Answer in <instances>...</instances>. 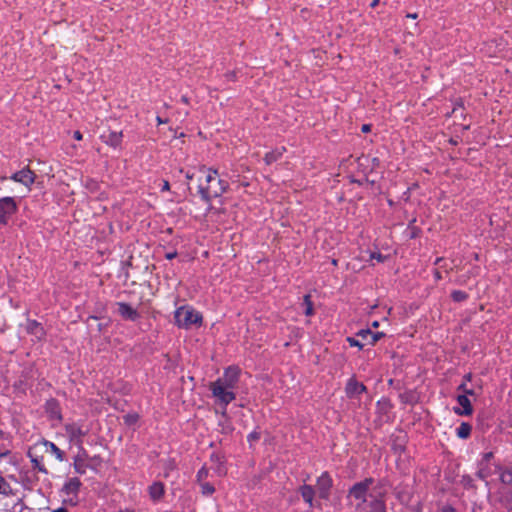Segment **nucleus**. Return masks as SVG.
Returning a JSON list of instances; mask_svg holds the SVG:
<instances>
[{
    "label": "nucleus",
    "instance_id": "obj_21",
    "mask_svg": "<svg viewBox=\"0 0 512 512\" xmlns=\"http://www.w3.org/2000/svg\"><path fill=\"white\" fill-rule=\"evenodd\" d=\"M384 497L385 495H380L379 497L370 500L368 505L370 512H386Z\"/></svg>",
    "mask_w": 512,
    "mask_h": 512
},
{
    "label": "nucleus",
    "instance_id": "obj_4",
    "mask_svg": "<svg viewBox=\"0 0 512 512\" xmlns=\"http://www.w3.org/2000/svg\"><path fill=\"white\" fill-rule=\"evenodd\" d=\"M500 471V466L494 461L492 452H486L478 462L477 477L489 485L488 478Z\"/></svg>",
    "mask_w": 512,
    "mask_h": 512
},
{
    "label": "nucleus",
    "instance_id": "obj_40",
    "mask_svg": "<svg viewBox=\"0 0 512 512\" xmlns=\"http://www.w3.org/2000/svg\"><path fill=\"white\" fill-rule=\"evenodd\" d=\"M474 394H475V393H474V390H473V389L467 388V389L464 391V393H463L462 395H466V396L468 397L469 395H471V396H472V395H474Z\"/></svg>",
    "mask_w": 512,
    "mask_h": 512
},
{
    "label": "nucleus",
    "instance_id": "obj_38",
    "mask_svg": "<svg viewBox=\"0 0 512 512\" xmlns=\"http://www.w3.org/2000/svg\"><path fill=\"white\" fill-rule=\"evenodd\" d=\"M362 132L367 133L371 130V126L369 124L362 125Z\"/></svg>",
    "mask_w": 512,
    "mask_h": 512
},
{
    "label": "nucleus",
    "instance_id": "obj_17",
    "mask_svg": "<svg viewBox=\"0 0 512 512\" xmlns=\"http://www.w3.org/2000/svg\"><path fill=\"white\" fill-rule=\"evenodd\" d=\"M457 402L462 407V410L457 409L456 413L459 415H470L473 412L471 402L466 395H459L457 397Z\"/></svg>",
    "mask_w": 512,
    "mask_h": 512
},
{
    "label": "nucleus",
    "instance_id": "obj_39",
    "mask_svg": "<svg viewBox=\"0 0 512 512\" xmlns=\"http://www.w3.org/2000/svg\"><path fill=\"white\" fill-rule=\"evenodd\" d=\"M170 189V185L168 181H163L162 191H168Z\"/></svg>",
    "mask_w": 512,
    "mask_h": 512
},
{
    "label": "nucleus",
    "instance_id": "obj_11",
    "mask_svg": "<svg viewBox=\"0 0 512 512\" xmlns=\"http://www.w3.org/2000/svg\"><path fill=\"white\" fill-rule=\"evenodd\" d=\"M345 391L349 398H355L365 392L366 387L362 383L358 382L355 378H351L346 385Z\"/></svg>",
    "mask_w": 512,
    "mask_h": 512
},
{
    "label": "nucleus",
    "instance_id": "obj_19",
    "mask_svg": "<svg viewBox=\"0 0 512 512\" xmlns=\"http://www.w3.org/2000/svg\"><path fill=\"white\" fill-rule=\"evenodd\" d=\"M86 456L87 455H86L85 450L83 448H81L80 452L74 459V469L79 474H84L86 472V467H87V465L85 463Z\"/></svg>",
    "mask_w": 512,
    "mask_h": 512
},
{
    "label": "nucleus",
    "instance_id": "obj_12",
    "mask_svg": "<svg viewBox=\"0 0 512 512\" xmlns=\"http://www.w3.org/2000/svg\"><path fill=\"white\" fill-rule=\"evenodd\" d=\"M117 305H118V313L123 319L135 321L139 318V313L137 312V310H135L129 304L120 302Z\"/></svg>",
    "mask_w": 512,
    "mask_h": 512
},
{
    "label": "nucleus",
    "instance_id": "obj_48",
    "mask_svg": "<svg viewBox=\"0 0 512 512\" xmlns=\"http://www.w3.org/2000/svg\"><path fill=\"white\" fill-rule=\"evenodd\" d=\"M156 120H157V123H158V124H163V123H165V121H164L161 117H159V116L156 118Z\"/></svg>",
    "mask_w": 512,
    "mask_h": 512
},
{
    "label": "nucleus",
    "instance_id": "obj_29",
    "mask_svg": "<svg viewBox=\"0 0 512 512\" xmlns=\"http://www.w3.org/2000/svg\"><path fill=\"white\" fill-rule=\"evenodd\" d=\"M211 460L217 462L216 467L213 468L214 473L219 477L225 475L226 470L221 466V458L218 455H212Z\"/></svg>",
    "mask_w": 512,
    "mask_h": 512
},
{
    "label": "nucleus",
    "instance_id": "obj_15",
    "mask_svg": "<svg viewBox=\"0 0 512 512\" xmlns=\"http://www.w3.org/2000/svg\"><path fill=\"white\" fill-rule=\"evenodd\" d=\"M101 138L107 145L117 148L120 146L122 142V133L110 131L108 134H103Z\"/></svg>",
    "mask_w": 512,
    "mask_h": 512
},
{
    "label": "nucleus",
    "instance_id": "obj_56",
    "mask_svg": "<svg viewBox=\"0 0 512 512\" xmlns=\"http://www.w3.org/2000/svg\"><path fill=\"white\" fill-rule=\"evenodd\" d=\"M0 179H1V180H4V179H6V178H5V177L0 176Z\"/></svg>",
    "mask_w": 512,
    "mask_h": 512
},
{
    "label": "nucleus",
    "instance_id": "obj_33",
    "mask_svg": "<svg viewBox=\"0 0 512 512\" xmlns=\"http://www.w3.org/2000/svg\"><path fill=\"white\" fill-rule=\"evenodd\" d=\"M29 456L31 457V461L34 464L33 467L35 469L39 470L40 472L47 473L46 468L44 467L40 460H38L37 458H33L31 453H29Z\"/></svg>",
    "mask_w": 512,
    "mask_h": 512
},
{
    "label": "nucleus",
    "instance_id": "obj_23",
    "mask_svg": "<svg viewBox=\"0 0 512 512\" xmlns=\"http://www.w3.org/2000/svg\"><path fill=\"white\" fill-rule=\"evenodd\" d=\"M46 452L53 454L59 461L64 460V453L53 442L44 441Z\"/></svg>",
    "mask_w": 512,
    "mask_h": 512
},
{
    "label": "nucleus",
    "instance_id": "obj_1",
    "mask_svg": "<svg viewBox=\"0 0 512 512\" xmlns=\"http://www.w3.org/2000/svg\"><path fill=\"white\" fill-rule=\"evenodd\" d=\"M385 494L386 490L381 482H377L373 478H366L355 483L349 489L348 496L358 501L356 509L363 510L366 504L369 505L370 500Z\"/></svg>",
    "mask_w": 512,
    "mask_h": 512
},
{
    "label": "nucleus",
    "instance_id": "obj_16",
    "mask_svg": "<svg viewBox=\"0 0 512 512\" xmlns=\"http://www.w3.org/2000/svg\"><path fill=\"white\" fill-rule=\"evenodd\" d=\"M299 491H300V494H301L303 500L309 505V507L312 508V507L316 506L315 502H314L315 491L312 486L302 485L300 487Z\"/></svg>",
    "mask_w": 512,
    "mask_h": 512
},
{
    "label": "nucleus",
    "instance_id": "obj_27",
    "mask_svg": "<svg viewBox=\"0 0 512 512\" xmlns=\"http://www.w3.org/2000/svg\"><path fill=\"white\" fill-rule=\"evenodd\" d=\"M369 339H363L356 336L355 337H348L347 342L350 344V346L358 347L359 349H362L365 344H368Z\"/></svg>",
    "mask_w": 512,
    "mask_h": 512
},
{
    "label": "nucleus",
    "instance_id": "obj_8",
    "mask_svg": "<svg viewBox=\"0 0 512 512\" xmlns=\"http://www.w3.org/2000/svg\"><path fill=\"white\" fill-rule=\"evenodd\" d=\"M316 487L320 498L325 500L329 499L332 479L328 473L325 472L318 477Z\"/></svg>",
    "mask_w": 512,
    "mask_h": 512
},
{
    "label": "nucleus",
    "instance_id": "obj_55",
    "mask_svg": "<svg viewBox=\"0 0 512 512\" xmlns=\"http://www.w3.org/2000/svg\"><path fill=\"white\" fill-rule=\"evenodd\" d=\"M69 502H70L71 504H73V505H75V504H76V502H75V501H73V499H72V498H71V499H69Z\"/></svg>",
    "mask_w": 512,
    "mask_h": 512
},
{
    "label": "nucleus",
    "instance_id": "obj_45",
    "mask_svg": "<svg viewBox=\"0 0 512 512\" xmlns=\"http://www.w3.org/2000/svg\"><path fill=\"white\" fill-rule=\"evenodd\" d=\"M52 512H69V511L64 507H60V508L54 509Z\"/></svg>",
    "mask_w": 512,
    "mask_h": 512
},
{
    "label": "nucleus",
    "instance_id": "obj_46",
    "mask_svg": "<svg viewBox=\"0 0 512 512\" xmlns=\"http://www.w3.org/2000/svg\"><path fill=\"white\" fill-rule=\"evenodd\" d=\"M471 378H472V375H471L470 373H468V374H466V375L464 376V378H463V379H464V381H463V382L471 381Z\"/></svg>",
    "mask_w": 512,
    "mask_h": 512
},
{
    "label": "nucleus",
    "instance_id": "obj_44",
    "mask_svg": "<svg viewBox=\"0 0 512 512\" xmlns=\"http://www.w3.org/2000/svg\"><path fill=\"white\" fill-rule=\"evenodd\" d=\"M74 138L77 139V140H81L82 139V135L79 131H75L74 132Z\"/></svg>",
    "mask_w": 512,
    "mask_h": 512
},
{
    "label": "nucleus",
    "instance_id": "obj_22",
    "mask_svg": "<svg viewBox=\"0 0 512 512\" xmlns=\"http://www.w3.org/2000/svg\"><path fill=\"white\" fill-rule=\"evenodd\" d=\"M149 494L153 500H159L164 494V486L160 482H155L149 487Z\"/></svg>",
    "mask_w": 512,
    "mask_h": 512
},
{
    "label": "nucleus",
    "instance_id": "obj_32",
    "mask_svg": "<svg viewBox=\"0 0 512 512\" xmlns=\"http://www.w3.org/2000/svg\"><path fill=\"white\" fill-rule=\"evenodd\" d=\"M305 314L311 316L313 314V304L310 300V295L304 296Z\"/></svg>",
    "mask_w": 512,
    "mask_h": 512
},
{
    "label": "nucleus",
    "instance_id": "obj_2",
    "mask_svg": "<svg viewBox=\"0 0 512 512\" xmlns=\"http://www.w3.org/2000/svg\"><path fill=\"white\" fill-rule=\"evenodd\" d=\"M199 173V193L204 200L219 197L226 191L228 184L218 177L216 170L201 168Z\"/></svg>",
    "mask_w": 512,
    "mask_h": 512
},
{
    "label": "nucleus",
    "instance_id": "obj_14",
    "mask_svg": "<svg viewBox=\"0 0 512 512\" xmlns=\"http://www.w3.org/2000/svg\"><path fill=\"white\" fill-rule=\"evenodd\" d=\"M26 330L29 334L33 335L37 340H41L45 335L44 328L41 326L40 323H38L35 320H29L27 322Z\"/></svg>",
    "mask_w": 512,
    "mask_h": 512
},
{
    "label": "nucleus",
    "instance_id": "obj_37",
    "mask_svg": "<svg viewBox=\"0 0 512 512\" xmlns=\"http://www.w3.org/2000/svg\"><path fill=\"white\" fill-rule=\"evenodd\" d=\"M259 437H258V434L253 432L251 434H249L248 436V440L251 442V441H254V440H257Z\"/></svg>",
    "mask_w": 512,
    "mask_h": 512
},
{
    "label": "nucleus",
    "instance_id": "obj_25",
    "mask_svg": "<svg viewBox=\"0 0 512 512\" xmlns=\"http://www.w3.org/2000/svg\"><path fill=\"white\" fill-rule=\"evenodd\" d=\"M471 426L468 423H461L460 426L456 429V434L461 439H466L469 437L471 433Z\"/></svg>",
    "mask_w": 512,
    "mask_h": 512
},
{
    "label": "nucleus",
    "instance_id": "obj_52",
    "mask_svg": "<svg viewBox=\"0 0 512 512\" xmlns=\"http://www.w3.org/2000/svg\"><path fill=\"white\" fill-rule=\"evenodd\" d=\"M226 76L228 77V79L232 80L234 78V73H228Z\"/></svg>",
    "mask_w": 512,
    "mask_h": 512
},
{
    "label": "nucleus",
    "instance_id": "obj_30",
    "mask_svg": "<svg viewBox=\"0 0 512 512\" xmlns=\"http://www.w3.org/2000/svg\"><path fill=\"white\" fill-rule=\"evenodd\" d=\"M11 491L10 484L0 475V494L7 496L11 494Z\"/></svg>",
    "mask_w": 512,
    "mask_h": 512
},
{
    "label": "nucleus",
    "instance_id": "obj_35",
    "mask_svg": "<svg viewBox=\"0 0 512 512\" xmlns=\"http://www.w3.org/2000/svg\"><path fill=\"white\" fill-rule=\"evenodd\" d=\"M370 258L375 259L377 262H384L386 259V257L384 255H382L381 253H376V252L371 253Z\"/></svg>",
    "mask_w": 512,
    "mask_h": 512
},
{
    "label": "nucleus",
    "instance_id": "obj_6",
    "mask_svg": "<svg viewBox=\"0 0 512 512\" xmlns=\"http://www.w3.org/2000/svg\"><path fill=\"white\" fill-rule=\"evenodd\" d=\"M17 210V205L12 197H3L0 199V223L6 224L11 215Z\"/></svg>",
    "mask_w": 512,
    "mask_h": 512
},
{
    "label": "nucleus",
    "instance_id": "obj_54",
    "mask_svg": "<svg viewBox=\"0 0 512 512\" xmlns=\"http://www.w3.org/2000/svg\"><path fill=\"white\" fill-rule=\"evenodd\" d=\"M378 326H379L378 321H374V322L372 323V327L377 328Z\"/></svg>",
    "mask_w": 512,
    "mask_h": 512
},
{
    "label": "nucleus",
    "instance_id": "obj_41",
    "mask_svg": "<svg viewBox=\"0 0 512 512\" xmlns=\"http://www.w3.org/2000/svg\"><path fill=\"white\" fill-rule=\"evenodd\" d=\"M467 384L466 382H462L459 387H458V390L462 391L464 393V391L467 389Z\"/></svg>",
    "mask_w": 512,
    "mask_h": 512
},
{
    "label": "nucleus",
    "instance_id": "obj_20",
    "mask_svg": "<svg viewBox=\"0 0 512 512\" xmlns=\"http://www.w3.org/2000/svg\"><path fill=\"white\" fill-rule=\"evenodd\" d=\"M384 334L382 332L372 333L369 329L360 330L357 333V337L363 339H369L368 344L374 345Z\"/></svg>",
    "mask_w": 512,
    "mask_h": 512
},
{
    "label": "nucleus",
    "instance_id": "obj_7",
    "mask_svg": "<svg viewBox=\"0 0 512 512\" xmlns=\"http://www.w3.org/2000/svg\"><path fill=\"white\" fill-rule=\"evenodd\" d=\"M239 372L238 368L229 367L225 370L224 375L215 382L234 390L239 379Z\"/></svg>",
    "mask_w": 512,
    "mask_h": 512
},
{
    "label": "nucleus",
    "instance_id": "obj_49",
    "mask_svg": "<svg viewBox=\"0 0 512 512\" xmlns=\"http://www.w3.org/2000/svg\"><path fill=\"white\" fill-rule=\"evenodd\" d=\"M408 18H412V19H416L417 18V14L414 13V14H408L407 15Z\"/></svg>",
    "mask_w": 512,
    "mask_h": 512
},
{
    "label": "nucleus",
    "instance_id": "obj_5",
    "mask_svg": "<svg viewBox=\"0 0 512 512\" xmlns=\"http://www.w3.org/2000/svg\"><path fill=\"white\" fill-rule=\"evenodd\" d=\"M210 390L217 401L224 406H227L235 399L234 390L225 385H221V383H211Z\"/></svg>",
    "mask_w": 512,
    "mask_h": 512
},
{
    "label": "nucleus",
    "instance_id": "obj_18",
    "mask_svg": "<svg viewBox=\"0 0 512 512\" xmlns=\"http://www.w3.org/2000/svg\"><path fill=\"white\" fill-rule=\"evenodd\" d=\"M46 412L48 413L50 419L52 420H61V413L58 403L55 400H49L45 406Z\"/></svg>",
    "mask_w": 512,
    "mask_h": 512
},
{
    "label": "nucleus",
    "instance_id": "obj_50",
    "mask_svg": "<svg viewBox=\"0 0 512 512\" xmlns=\"http://www.w3.org/2000/svg\"><path fill=\"white\" fill-rule=\"evenodd\" d=\"M193 177H194V174H190V173H187V174H186V178H187L188 180H192V179H193Z\"/></svg>",
    "mask_w": 512,
    "mask_h": 512
},
{
    "label": "nucleus",
    "instance_id": "obj_34",
    "mask_svg": "<svg viewBox=\"0 0 512 512\" xmlns=\"http://www.w3.org/2000/svg\"><path fill=\"white\" fill-rule=\"evenodd\" d=\"M452 298L454 301L460 302L467 298V294L463 291L457 290L452 293Z\"/></svg>",
    "mask_w": 512,
    "mask_h": 512
},
{
    "label": "nucleus",
    "instance_id": "obj_13",
    "mask_svg": "<svg viewBox=\"0 0 512 512\" xmlns=\"http://www.w3.org/2000/svg\"><path fill=\"white\" fill-rule=\"evenodd\" d=\"M80 487H81V481L78 478L73 477V478L68 479V481L64 484L62 491L67 496H70V495L76 496Z\"/></svg>",
    "mask_w": 512,
    "mask_h": 512
},
{
    "label": "nucleus",
    "instance_id": "obj_26",
    "mask_svg": "<svg viewBox=\"0 0 512 512\" xmlns=\"http://www.w3.org/2000/svg\"><path fill=\"white\" fill-rule=\"evenodd\" d=\"M284 150L285 148L282 147L281 149H276L275 151L267 153L265 155V162L269 165L277 161L281 157Z\"/></svg>",
    "mask_w": 512,
    "mask_h": 512
},
{
    "label": "nucleus",
    "instance_id": "obj_53",
    "mask_svg": "<svg viewBox=\"0 0 512 512\" xmlns=\"http://www.w3.org/2000/svg\"><path fill=\"white\" fill-rule=\"evenodd\" d=\"M435 278L436 279H440L441 278L440 272H438V271L435 272Z\"/></svg>",
    "mask_w": 512,
    "mask_h": 512
},
{
    "label": "nucleus",
    "instance_id": "obj_36",
    "mask_svg": "<svg viewBox=\"0 0 512 512\" xmlns=\"http://www.w3.org/2000/svg\"><path fill=\"white\" fill-rule=\"evenodd\" d=\"M125 418H126V422L129 424L135 423L137 421L136 415H127Z\"/></svg>",
    "mask_w": 512,
    "mask_h": 512
},
{
    "label": "nucleus",
    "instance_id": "obj_42",
    "mask_svg": "<svg viewBox=\"0 0 512 512\" xmlns=\"http://www.w3.org/2000/svg\"><path fill=\"white\" fill-rule=\"evenodd\" d=\"M176 255H177V253H176V252H170V253H167V254H166V258H167V259H169V260H171V259L175 258V257H176Z\"/></svg>",
    "mask_w": 512,
    "mask_h": 512
},
{
    "label": "nucleus",
    "instance_id": "obj_9",
    "mask_svg": "<svg viewBox=\"0 0 512 512\" xmlns=\"http://www.w3.org/2000/svg\"><path fill=\"white\" fill-rule=\"evenodd\" d=\"M65 431L69 437L70 442L77 445L80 449L82 448V438L86 434L82 428L73 423L65 426Z\"/></svg>",
    "mask_w": 512,
    "mask_h": 512
},
{
    "label": "nucleus",
    "instance_id": "obj_10",
    "mask_svg": "<svg viewBox=\"0 0 512 512\" xmlns=\"http://www.w3.org/2000/svg\"><path fill=\"white\" fill-rule=\"evenodd\" d=\"M35 173L33 171H31L30 169L28 168H25V169H22L18 172H15L12 176H11V179L15 182H19L21 184H23L24 186H26L29 190H30V187L31 185L34 183L35 181Z\"/></svg>",
    "mask_w": 512,
    "mask_h": 512
},
{
    "label": "nucleus",
    "instance_id": "obj_47",
    "mask_svg": "<svg viewBox=\"0 0 512 512\" xmlns=\"http://www.w3.org/2000/svg\"><path fill=\"white\" fill-rule=\"evenodd\" d=\"M378 3H379V0H373L371 2V7H376L378 5Z\"/></svg>",
    "mask_w": 512,
    "mask_h": 512
},
{
    "label": "nucleus",
    "instance_id": "obj_51",
    "mask_svg": "<svg viewBox=\"0 0 512 512\" xmlns=\"http://www.w3.org/2000/svg\"><path fill=\"white\" fill-rule=\"evenodd\" d=\"M181 101L185 104L188 103V98L186 96H182Z\"/></svg>",
    "mask_w": 512,
    "mask_h": 512
},
{
    "label": "nucleus",
    "instance_id": "obj_28",
    "mask_svg": "<svg viewBox=\"0 0 512 512\" xmlns=\"http://www.w3.org/2000/svg\"><path fill=\"white\" fill-rule=\"evenodd\" d=\"M199 485L201 487V493L204 496H210V495H212L215 492L214 485L212 483L208 482V481L199 483Z\"/></svg>",
    "mask_w": 512,
    "mask_h": 512
},
{
    "label": "nucleus",
    "instance_id": "obj_43",
    "mask_svg": "<svg viewBox=\"0 0 512 512\" xmlns=\"http://www.w3.org/2000/svg\"><path fill=\"white\" fill-rule=\"evenodd\" d=\"M441 512H455L454 508L450 506L443 507Z\"/></svg>",
    "mask_w": 512,
    "mask_h": 512
},
{
    "label": "nucleus",
    "instance_id": "obj_3",
    "mask_svg": "<svg viewBox=\"0 0 512 512\" xmlns=\"http://www.w3.org/2000/svg\"><path fill=\"white\" fill-rule=\"evenodd\" d=\"M175 322L178 327L188 329L202 323L201 314L190 306H182L175 311Z\"/></svg>",
    "mask_w": 512,
    "mask_h": 512
},
{
    "label": "nucleus",
    "instance_id": "obj_31",
    "mask_svg": "<svg viewBox=\"0 0 512 512\" xmlns=\"http://www.w3.org/2000/svg\"><path fill=\"white\" fill-rule=\"evenodd\" d=\"M209 476H210V470L208 468H206L205 466L202 467L197 473L198 483L207 481Z\"/></svg>",
    "mask_w": 512,
    "mask_h": 512
},
{
    "label": "nucleus",
    "instance_id": "obj_24",
    "mask_svg": "<svg viewBox=\"0 0 512 512\" xmlns=\"http://www.w3.org/2000/svg\"><path fill=\"white\" fill-rule=\"evenodd\" d=\"M499 479L503 485L512 487V469H502L500 467Z\"/></svg>",
    "mask_w": 512,
    "mask_h": 512
}]
</instances>
